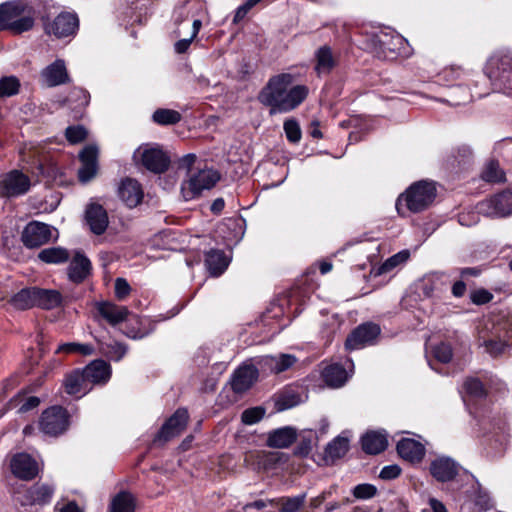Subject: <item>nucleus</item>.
I'll list each match as a JSON object with an SVG mask.
<instances>
[{"label": "nucleus", "mask_w": 512, "mask_h": 512, "mask_svg": "<svg viewBox=\"0 0 512 512\" xmlns=\"http://www.w3.org/2000/svg\"><path fill=\"white\" fill-rule=\"evenodd\" d=\"M295 81V76L291 73H280L269 78L261 89L258 100L269 108L270 115L289 113L305 101L309 88L295 84Z\"/></svg>", "instance_id": "f257e3e1"}, {"label": "nucleus", "mask_w": 512, "mask_h": 512, "mask_svg": "<svg viewBox=\"0 0 512 512\" xmlns=\"http://www.w3.org/2000/svg\"><path fill=\"white\" fill-rule=\"evenodd\" d=\"M367 48L375 57L383 60L408 58L413 49L408 41L394 30L380 31L367 38Z\"/></svg>", "instance_id": "f03ea898"}, {"label": "nucleus", "mask_w": 512, "mask_h": 512, "mask_svg": "<svg viewBox=\"0 0 512 512\" xmlns=\"http://www.w3.org/2000/svg\"><path fill=\"white\" fill-rule=\"evenodd\" d=\"M437 196V188L433 181L420 180L411 184L396 201L399 214L405 215V210L419 213L428 209Z\"/></svg>", "instance_id": "7ed1b4c3"}, {"label": "nucleus", "mask_w": 512, "mask_h": 512, "mask_svg": "<svg viewBox=\"0 0 512 512\" xmlns=\"http://www.w3.org/2000/svg\"><path fill=\"white\" fill-rule=\"evenodd\" d=\"M35 24V10L22 1L0 4V30L18 35L30 31Z\"/></svg>", "instance_id": "20e7f679"}, {"label": "nucleus", "mask_w": 512, "mask_h": 512, "mask_svg": "<svg viewBox=\"0 0 512 512\" xmlns=\"http://www.w3.org/2000/svg\"><path fill=\"white\" fill-rule=\"evenodd\" d=\"M484 73L496 89H512V58L510 56H491L485 65Z\"/></svg>", "instance_id": "39448f33"}, {"label": "nucleus", "mask_w": 512, "mask_h": 512, "mask_svg": "<svg viewBox=\"0 0 512 512\" xmlns=\"http://www.w3.org/2000/svg\"><path fill=\"white\" fill-rule=\"evenodd\" d=\"M220 179L218 172L213 169H201L190 175L189 179L181 184V193L185 201L199 196L203 190L211 189Z\"/></svg>", "instance_id": "423d86ee"}, {"label": "nucleus", "mask_w": 512, "mask_h": 512, "mask_svg": "<svg viewBox=\"0 0 512 512\" xmlns=\"http://www.w3.org/2000/svg\"><path fill=\"white\" fill-rule=\"evenodd\" d=\"M56 491V487L51 483L37 482L17 493V501L22 506H46L48 505Z\"/></svg>", "instance_id": "0eeeda50"}, {"label": "nucleus", "mask_w": 512, "mask_h": 512, "mask_svg": "<svg viewBox=\"0 0 512 512\" xmlns=\"http://www.w3.org/2000/svg\"><path fill=\"white\" fill-rule=\"evenodd\" d=\"M381 328L373 322H365L358 325L347 337L345 348L347 350H359L377 343Z\"/></svg>", "instance_id": "6e6552de"}, {"label": "nucleus", "mask_w": 512, "mask_h": 512, "mask_svg": "<svg viewBox=\"0 0 512 512\" xmlns=\"http://www.w3.org/2000/svg\"><path fill=\"white\" fill-rule=\"evenodd\" d=\"M31 187L30 178L20 170H11L0 176V196L15 198L26 194Z\"/></svg>", "instance_id": "1a4fd4ad"}, {"label": "nucleus", "mask_w": 512, "mask_h": 512, "mask_svg": "<svg viewBox=\"0 0 512 512\" xmlns=\"http://www.w3.org/2000/svg\"><path fill=\"white\" fill-rule=\"evenodd\" d=\"M40 429L44 434L57 436L65 432L69 425L67 410L60 406H53L42 412Z\"/></svg>", "instance_id": "9d476101"}, {"label": "nucleus", "mask_w": 512, "mask_h": 512, "mask_svg": "<svg viewBox=\"0 0 512 512\" xmlns=\"http://www.w3.org/2000/svg\"><path fill=\"white\" fill-rule=\"evenodd\" d=\"M478 212L491 218H502L512 214V192L504 191L480 202Z\"/></svg>", "instance_id": "9b49d317"}, {"label": "nucleus", "mask_w": 512, "mask_h": 512, "mask_svg": "<svg viewBox=\"0 0 512 512\" xmlns=\"http://www.w3.org/2000/svg\"><path fill=\"white\" fill-rule=\"evenodd\" d=\"M135 157L139 158L141 164L153 173H163L170 164L167 154L159 147L145 145L139 147L135 152Z\"/></svg>", "instance_id": "f8f14e48"}, {"label": "nucleus", "mask_w": 512, "mask_h": 512, "mask_svg": "<svg viewBox=\"0 0 512 512\" xmlns=\"http://www.w3.org/2000/svg\"><path fill=\"white\" fill-rule=\"evenodd\" d=\"M485 350L493 357L500 355L506 347L512 346V314L502 319L496 327V335L483 343Z\"/></svg>", "instance_id": "ddd939ff"}, {"label": "nucleus", "mask_w": 512, "mask_h": 512, "mask_svg": "<svg viewBox=\"0 0 512 512\" xmlns=\"http://www.w3.org/2000/svg\"><path fill=\"white\" fill-rule=\"evenodd\" d=\"M474 164V153L470 146L459 145L447 153L442 160L444 169L452 173L468 170Z\"/></svg>", "instance_id": "4468645a"}, {"label": "nucleus", "mask_w": 512, "mask_h": 512, "mask_svg": "<svg viewBox=\"0 0 512 512\" xmlns=\"http://www.w3.org/2000/svg\"><path fill=\"white\" fill-rule=\"evenodd\" d=\"M94 308V319L98 323L104 321L112 327L123 323L130 315V311L126 306L117 305L110 301L95 302Z\"/></svg>", "instance_id": "2eb2a0df"}, {"label": "nucleus", "mask_w": 512, "mask_h": 512, "mask_svg": "<svg viewBox=\"0 0 512 512\" xmlns=\"http://www.w3.org/2000/svg\"><path fill=\"white\" fill-rule=\"evenodd\" d=\"M55 229L45 223L32 221L24 228L21 240L27 248H37L48 243Z\"/></svg>", "instance_id": "dca6fc26"}, {"label": "nucleus", "mask_w": 512, "mask_h": 512, "mask_svg": "<svg viewBox=\"0 0 512 512\" xmlns=\"http://www.w3.org/2000/svg\"><path fill=\"white\" fill-rule=\"evenodd\" d=\"M10 468L12 474L24 481L34 479L39 472L38 463L36 460L27 453H17L10 461Z\"/></svg>", "instance_id": "f3484780"}, {"label": "nucleus", "mask_w": 512, "mask_h": 512, "mask_svg": "<svg viewBox=\"0 0 512 512\" xmlns=\"http://www.w3.org/2000/svg\"><path fill=\"white\" fill-rule=\"evenodd\" d=\"M79 27V20L76 14L60 13L50 24L45 25L48 34L57 38H64L73 35Z\"/></svg>", "instance_id": "a211bd4d"}, {"label": "nucleus", "mask_w": 512, "mask_h": 512, "mask_svg": "<svg viewBox=\"0 0 512 512\" xmlns=\"http://www.w3.org/2000/svg\"><path fill=\"white\" fill-rule=\"evenodd\" d=\"M188 411L180 408L163 424L158 432L155 441L166 442L179 435L186 427L188 422Z\"/></svg>", "instance_id": "6ab92c4d"}, {"label": "nucleus", "mask_w": 512, "mask_h": 512, "mask_svg": "<svg viewBox=\"0 0 512 512\" xmlns=\"http://www.w3.org/2000/svg\"><path fill=\"white\" fill-rule=\"evenodd\" d=\"M429 470L437 481L449 482L458 475L460 466L450 457L439 456L431 461Z\"/></svg>", "instance_id": "aec40b11"}, {"label": "nucleus", "mask_w": 512, "mask_h": 512, "mask_svg": "<svg viewBox=\"0 0 512 512\" xmlns=\"http://www.w3.org/2000/svg\"><path fill=\"white\" fill-rule=\"evenodd\" d=\"M79 158L82 163L78 171V178L80 182L87 183L97 173L98 169V147L95 145H87L79 153Z\"/></svg>", "instance_id": "412c9836"}, {"label": "nucleus", "mask_w": 512, "mask_h": 512, "mask_svg": "<svg viewBox=\"0 0 512 512\" xmlns=\"http://www.w3.org/2000/svg\"><path fill=\"white\" fill-rule=\"evenodd\" d=\"M259 369L252 363H244L233 373L231 387L236 393L247 391L257 380Z\"/></svg>", "instance_id": "4be33fe9"}, {"label": "nucleus", "mask_w": 512, "mask_h": 512, "mask_svg": "<svg viewBox=\"0 0 512 512\" xmlns=\"http://www.w3.org/2000/svg\"><path fill=\"white\" fill-rule=\"evenodd\" d=\"M87 384L104 385L111 377V367L103 360H94L82 370Z\"/></svg>", "instance_id": "5701e85b"}, {"label": "nucleus", "mask_w": 512, "mask_h": 512, "mask_svg": "<svg viewBox=\"0 0 512 512\" xmlns=\"http://www.w3.org/2000/svg\"><path fill=\"white\" fill-rule=\"evenodd\" d=\"M85 220L90 230L96 235H102L109 224L106 210L97 203H92L87 206Z\"/></svg>", "instance_id": "b1692460"}, {"label": "nucleus", "mask_w": 512, "mask_h": 512, "mask_svg": "<svg viewBox=\"0 0 512 512\" xmlns=\"http://www.w3.org/2000/svg\"><path fill=\"white\" fill-rule=\"evenodd\" d=\"M118 196L127 207L134 208L142 201L143 190L138 181L126 178L118 188Z\"/></svg>", "instance_id": "393cba45"}, {"label": "nucleus", "mask_w": 512, "mask_h": 512, "mask_svg": "<svg viewBox=\"0 0 512 512\" xmlns=\"http://www.w3.org/2000/svg\"><path fill=\"white\" fill-rule=\"evenodd\" d=\"M197 19L191 12L188 5H181L174 9L172 22L174 25L173 34L175 37L186 36L192 29V21Z\"/></svg>", "instance_id": "a878e982"}, {"label": "nucleus", "mask_w": 512, "mask_h": 512, "mask_svg": "<svg viewBox=\"0 0 512 512\" xmlns=\"http://www.w3.org/2000/svg\"><path fill=\"white\" fill-rule=\"evenodd\" d=\"M296 361V357L291 354H280L279 356L267 355L262 357L258 361V364L263 371L279 374L292 367Z\"/></svg>", "instance_id": "bb28decb"}, {"label": "nucleus", "mask_w": 512, "mask_h": 512, "mask_svg": "<svg viewBox=\"0 0 512 512\" xmlns=\"http://www.w3.org/2000/svg\"><path fill=\"white\" fill-rule=\"evenodd\" d=\"M90 260L80 251H77L72 258L67 270L69 280L74 283L83 282L91 272Z\"/></svg>", "instance_id": "cd10ccee"}, {"label": "nucleus", "mask_w": 512, "mask_h": 512, "mask_svg": "<svg viewBox=\"0 0 512 512\" xmlns=\"http://www.w3.org/2000/svg\"><path fill=\"white\" fill-rule=\"evenodd\" d=\"M296 438V429L285 426L268 432L266 444L271 448L285 449L290 447Z\"/></svg>", "instance_id": "c85d7f7f"}, {"label": "nucleus", "mask_w": 512, "mask_h": 512, "mask_svg": "<svg viewBox=\"0 0 512 512\" xmlns=\"http://www.w3.org/2000/svg\"><path fill=\"white\" fill-rule=\"evenodd\" d=\"M397 452L404 460L411 463H418L425 455V447L417 440L403 438L397 443Z\"/></svg>", "instance_id": "c756f323"}, {"label": "nucleus", "mask_w": 512, "mask_h": 512, "mask_svg": "<svg viewBox=\"0 0 512 512\" xmlns=\"http://www.w3.org/2000/svg\"><path fill=\"white\" fill-rule=\"evenodd\" d=\"M447 285V276L443 272H433L423 277L419 289L427 297H433L436 293L442 292Z\"/></svg>", "instance_id": "7c9ffc66"}, {"label": "nucleus", "mask_w": 512, "mask_h": 512, "mask_svg": "<svg viewBox=\"0 0 512 512\" xmlns=\"http://www.w3.org/2000/svg\"><path fill=\"white\" fill-rule=\"evenodd\" d=\"M361 445L364 452L376 455L383 452L388 446L387 435L384 432L370 431L361 438Z\"/></svg>", "instance_id": "2f4dec72"}, {"label": "nucleus", "mask_w": 512, "mask_h": 512, "mask_svg": "<svg viewBox=\"0 0 512 512\" xmlns=\"http://www.w3.org/2000/svg\"><path fill=\"white\" fill-rule=\"evenodd\" d=\"M42 78L50 86H57L68 81V74L63 60H56L42 71Z\"/></svg>", "instance_id": "473e14b6"}, {"label": "nucleus", "mask_w": 512, "mask_h": 512, "mask_svg": "<svg viewBox=\"0 0 512 512\" xmlns=\"http://www.w3.org/2000/svg\"><path fill=\"white\" fill-rule=\"evenodd\" d=\"M315 71L318 76L328 75L336 66V58L331 48L327 45L321 46L315 51Z\"/></svg>", "instance_id": "72a5a7b5"}, {"label": "nucleus", "mask_w": 512, "mask_h": 512, "mask_svg": "<svg viewBox=\"0 0 512 512\" xmlns=\"http://www.w3.org/2000/svg\"><path fill=\"white\" fill-rule=\"evenodd\" d=\"M63 387L67 394L76 395L78 398L82 397L90 390L80 370H74L68 374L63 381Z\"/></svg>", "instance_id": "f704fd0d"}, {"label": "nucleus", "mask_w": 512, "mask_h": 512, "mask_svg": "<svg viewBox=\"0 0 512 512\" xmlns=\"http://www.w3.org/2000/svg\"><path fill=\"white\" fill-rule=\"evenodd\" d=\"M349 450V439L343 436H337L329 442L325 448L324 461L326 464H334L337 460L344 457Z\"/></svg>", "instance_id": "c9c22d12"}, {"label": "nucleus", "mask_w": 512, "mask_h": 512, "mask_svg": "<svg viewBox=\"0 0 512 512\" xmlns=\"http://www.w3.org/2000/svg\"><path fill=\"white\" fill-rule=\"evenodd\" d=\"M229 258L221 250L211 249L205 255V266L212 276L221 275L229 265Z\"/></svg>", "instance_id": "e433bc0d"}, {"label": "nucleus", "mask_w": 512, "mask_h": 512, "mask_svg": "<svg viewBox=\"0 0 512 512\" xmlns=\"http://www.w3.org/2000/svg\"><path fill=\"white\" fill-rule=\"evenodd\" d=\"M62 303V295L53 289H42L35 287V307L51 310Z\"/></svg>", "instance_id": "4c0bfd02"}, {"label": "nucleus", "mask_w": 512, "mask_h": 512, "mask_svg": "<svg viewBox=\"0 0 512 512\" xmlns=\"http://www.w3.org/2000/svg\"><path fill=\"white\" fill-rule=\"evenodd\" d=\"M322 376L328 386L339 388L346 383L349 373L341 364L334 363L323 370Z\"/></svg>", "instance_id": "58836bf2"}, {"label": "nucleus", "mask_w": 512, "mask_h": 512, "mask_svg": "<svg viewBox=\"0 0 512 512\" xmlns=\"http://www.w3.org/2000/svg\"><path fill=\"white\" fill-rule=\"evenodd\" d=\"M90 100L89 93L82 88H73L65 99V104L74 111V117L82 114Z\"/></svg>", "instance_id": "ea45409f"}, {"label": "nucleus", "mask_w": 512, "mask_h": 512, "mask_svg": "<svg viewBox=\"0 0 512 512\" xmlns=\"http://www.w3.org/2000/svg\"><path fill=\"white\" fill-rule=\"evenodd\" d=\"M99 350L108 359L112 361H120L127 353V346L115 340L98 339Z\"/></svg>", "instance_id": "a19ab883"}, {"label": "nucleus", "mask_w": 512, "mask_h": 512, "mask_svg": "<svg viewBox=\"0 0 512 512\" xmlns=\"http://www.w3.org/2000/svg\"><path fill=\"white\" fill-rule=\"evenodd\" d=\"M306 501V493L293 497L283 496L269 500V505L280 507V512H297Z\"/></svg>", "instance_id": "79ce46f5"}, {"label": "nucleus", "mask_w": 512, "mask_h": 512, "mask_svg": "<svg viewBox=\"0 0 512 512\" xmlns=\"http://www.w3.org/2000/svg\"><path fill=\"white\" fill-rule=\"evenodd\" d=\"M9 303L17 310L35 307V287L21 289L9 299Z\"/></svg>", "instance_id": "37998d69"}, {"label": "nucleus", "mask_w": 512, "mask_h": 512, "mask_svg": "<svg viewBox=\"0 0 512 512\" xmlns=\"http://www.w3.org/2000/svg\"><path fill=\"white\" fill-rule=\"evenodd\" d=\"M38 258L48 264H62L69 260L70 254L62 247H50L41 250Z\"/></svg>", "instance_id": "c03bdc74"}, {"label": "nucleus", "mask_w": 512, "mask_h": 512, "mask_svg": "<svg viewBox=\"0 0 512 512\" xmlns=\"http://www.w3.org/2000/svg\"><path fill=\"white\" fill-rule=\"evenodd\" d=\"M109 512H135L133 496L125 491L119 492L111 500Z\"/></svg>", "instance_id": "a18cd8bd"}, {"label": "nucleus", "mask_w": 512, "mask_h": 512, "mask_svg": "<svg viewBox=\"0 0 512 512\" xmlns=\"http://www.w3.org/2000/svg\"><path fill=\"white\" fill-rule=\"evenodd\" d=\"M463 390L470 400H480L487 395L483 383L475 377H469L464 381Z\"/></svg>", "instance_id": "49530a36"}, {"label": "nucleus", "mask_w": 512, "mask_h": 512, "mask_svg": "<svg viewBox=\"0 0 512 512\" xmlns=\"http://www.w3.org/2000/svg\"><path fill=\"white\" fill-rule=\"evenodd\" d=\"M152 119L159 125H173L181 120V114L172 109H157L153 113Z\"/></svg>", "instance_id": "de8ad7c7"}, {"label": "nucleus", "mask_w": 512, "mask_h": 512, "mask_svg": "<svg viewBox=\"0 0 512 512\" xmlns=\"http://www.w3.org/2000/svg\"><path fill=\"white\" fill-rule=\"evenodd\" d=\"M201 27L202 21L200 19H194L192 21V29L188 34V37H184L174 44L175 52L178 54L185 53L189 49L192 41L196 38Z\"/></svg>", "instance_id": "09e8293b"}, {"label": "nucleus", "mask_w": 512, "mask_h": 512, "mask_svg": "<svg viewBox=\"0 0 512 512\" xmlns=\"http://www.w3.org/2000/svg\"><path fill=\"white\" fill-rule=\"evenodd\" d=\"M20 82L15 76H3L0 78V97H11L19 92Z\"/></svg>", "instance_id": "8fccbe9b"}, {"label": "nucleus", "mask_w": 512, "mask_h": 512, "mask_svg": "<svg viewBox=\"0 0 512 512\" xmlns=\"http://www.w3.org/2000/svg\"><path fill=\"white\" fill-rule=\"evenodd\" d=\"M11 404L18 406V413L24 414L37 408L40 404V398L37 396L23 397L18 394L11 400Z\"/></svg>", "instance_id": "3c124183"}, {"label": "nucleus", "mask_w": 512, "mask_h": 512, "mask_svg": "<svg viewBox=\"0 0 512 512\" xmlns=\"http://www.w3.org/2000/svg\"><path fill=\"white\" fill-rule=\"evenodd\" d=\"M482 178L487 182H503L505 181V173L497 161H490L482 173Z\"/></svg>", "instance_id": "603ef678"}, {"label": "nucleus", "mask_w": 512, "mask_h": 512, "mask_svg": "<svg viewBox=\"0 0 512 512\" xmlns=\"http://www.w3.org/2000/svg\"><path fill=\"white\" fill-rule=\"evenodd\" d=\"M450 96L451 100H448V102L454 106H458L466 102H469L472 98L469 89L463 85H457L452 87L450 91Z\"/></svg>", "instance_id": "864d4df0"}, {"label": "nucleus", "mask_w": 512, "mask_h": 512, "mask_svg": "<svg viewBox=\"0 0 512 512\" xmlns=\"http://www.w3.org/2000/svg\"><path fill=\"white\" fill-rule=\"evenodd\" d=\"M409 257V253L407 251H401L390 258H388L377 270V274L381 275L387 272H390L396 266L401 263H404Z\"/></svg>", "instance_id": "5fc2aeb1"}, {"label": "nucleus", "mask_w": 512, "mask_h": 512, "mask_svg": "<svg viewBox=\"0 0 512 512\" xmlns=\"http://www.w3.org/2000/svg\"><path fill=\"white\" fill-rule=\"evenodd\" d=\"M265 412L260 406L248 408L242 412L241 420L245 425H253L263 419Z\"/></svg>", "instance_id": "6e6d98bb"}, {"label": "nucleus", "mask_w": 512, "mask_h": 512, "mask_svg": "<svg viewBox=\"0 0 512 512\" xmlns=\"http://www.w3.org/2000/svg\"><path fill=\"white\" fill-rule=\"evenodd\" d=\"M57 352L63 353H79L82 355H90L93 352V348L88 344H80V343H64L60 345L57 349Z\"/></svg>", "instance_id": "4d7b16f0"}, {"label": "nucleus", "mask_w": 512, "mask_h": 512, "mask_svg": "<svg viewBox=\"0 0 512 512\" xmlns=\"http://www.w3.org/2000/svg\"><path fill=\"white\" fill-rule=\"evenodd\" d=\"M283 128L287 139L292 143H297L301 139V129L295 119H288L284 122Z\"/></svg>", "instance_id": "13d9d810"}, {"label": "nucleus", "mask_w": 512, "mask_h": 512, "mask_svg": "<svg viewBox=\"0 0 512 512\" xmlns=\"http://www.w3.org/2000/svg\"><path fill=\"white\" fill-rule=\"evenodd\" d=\"M377 488L369 483L358 484L353 488L352 494L357 499L367 500L373 498Z\"/></svg>", "instance_id": "bf43d9fd"}, {"label": "nucleus", "mask_w": 512, "mask_h": 512, "mask_svg": "<svg viewBox=\"0 0 512 512\" xmlns=\"http://www.w3.org/2000/svg\"><path fill=\"white\" fill-rule=\"evenodd\" d=\"M65 136L71 144H76L86 139L87 131L81 125L69 126L66 128Z\"/></svg>", "instance_id": "052dcab7"}, {"label": "nucleus", "mask_w": 512, "mask_h": 512, "mask_svg": "<svg viewBox=\"0 0 512 512\" xmlns=\"http://www.w3.org/2000/svg\"><path fill=\"white\" fill-rule=\"evenodd\" d=\"M433 355L437 361L444 364L448 363L453 356L452 348L447 343H440L433 348Z\"/></svg>", "instance_id": "680f3d73"}, {"label": "nucleus", "mask_w": 512, "mask_h": 512, "mask_svg": "<svg viewBox=\"0 0 512 512\" xmlns=\"http://www.w3.org/2000/svg\"><path fill=\"white\" fill-rule=\"evenodd\" d=\"M492 299V293L486 289H477L470 294V300L476 305L489 303Z\"/></svg>", "instance_id": "e2e57ef3"}, {"label": "nucleus", "mask_w": 512, "mask_h": 512, "mask_svg": "<svg viewBox=\"0 0 512 512\" xmlns=\"http://www.w3.org/2000/svg\"><path fill=\"white\" fill-rule=\"evenodd\" d=\"M114 291L118 300H124L129 295L131 287L126 279L119 277L115 280Z\"/></svg>", "instance_id": "0e129e2a"}, {"label": "nucleus", "mask_w": 512, "mask_h": 512, "mask_svg": "<svg viewBox=\"0 0 512 512\" xmlns=\"http://www.w3.org/2000/svg\"><path fill=\"white\" fill-rule=\"evenodd\" d=\"M400 473L401 468L398 465H387L381 469L379 477L383 480H392L397 478L400 475Z\"/></svg>", "instance_id": "69168bd1"}, {"label": "nucleus", "mask_w": 512, "mask_h": 512, "mask_svg": "<svg viewBox=\"0 0 512 512\" xmlns=\"http://www.w3.org/2000/svg\"><path fill=\"white\" fill-rule=\"evenodd\" d=\"M299 403V397L298 396H290L289 394H284L280 401L279 406L281 410L289 409L294 406H296Z\"/></svg>", "instance_id": "338daca9"}, {"label": "nucleus", "mask_w": 512, "mask_h": 512, "mask_svg": "<svg viewBox=\"0 0 512 512\" xmlns=\"http://www.w3.org/2000/svg\"><path fill=\"white\" fill-rule=\"evenodd\" d=\"M458 222L462 226H472L478 222V216L475 213H461L458 216Z\"/></svg>", "instance_id": "774afa93"}]
</instances>
